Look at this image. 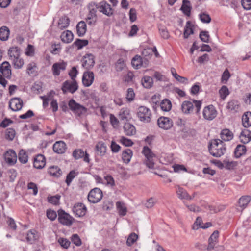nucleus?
I'll return each mask as SVG.
<instances>
[{
  "label": "nucleus",
  "instance_id": "1",
  "mask_svg": "<svg viewBox=\"0 0 251 251\" xmlns=\"http://www.w3.org/2000/svg\"><path fill=\"white\" fill-rule=\"evenodd\" d=\"M208 150L213 156L220 157L225 153L226 147L222 140L217 139L212 140L209 142Z\"/></svg>",
  "mask_w": 251,
  "mask_h": 251
},
{
  "label": "nucleus",
  "instance_id": "2",
  "mask_svg": "<svg viewBox=\"0 0 251 251\" xmlns=\"http://www.w3.org/2000/svg\"><path fill=\"white\" fill-rule=\"evenodd\" d=\"M194 104L196 107V113L197 114L200 113L202 102L201 100H192V101L186 100L182 102L181 104V110L183 113L185 114H191L194 110Z\"/></svg>",
  "mask_w": 251,
  "mask_h": 251
},
{
  "label": "nucleus",
  "instance_id": "3",
  "mask_svg": "<svg viewBox=\"0 0 251 251\" xmlns=\"http://www.w3.org/2000/svg\"><path fill=\"white\" fill-rule=\"evenodd\" d=\"M137 115L140 121L145 123H150L152 117L151 110L144 106L138 107L137 110Z\"/></svg>",
  "mask_w": 251,
  "mask_h": 251
},
{
  "label": "nucleus",
  "instance_id": "4",
  "mask_svg": "<svg viewBox=\"0 0 251 251\" xmlns=\"http://www.w3.org/2000/svg\"><path fill=\"white\" fill-rule=\"evenodd\" d=\"M59 222L63 225L70 226L72 225L74 218L62 209L58 210Z\"/></svg>",
  "mask_w": 251,
  "mask_h": 251
},
{
  "label": "nucleus",
  "instance_id": "5",
  "mask_svg": "<svg viewBox=\"0 0 251 251\" xmlns=\"http://www.w3.org/2000/svg\"><path fill=\"white\" fill-rule=\"evenodd\" d=\"M78 88V84L76 80H66L63 84L61 90L63 94L69 92L74 93Z\"/></svg>",
  "mask_w": 251,
  "mask_h": 251
},
{
  "label": "nucleus",
  "instance_id": "6",
  "mask_svg": "<svg viewBox=\"0 0 251 251\" xmlns=\"http://www.w3.org/2000/svg\"><path fill=\"white\" fill-rule=\"evenodd\" d=\"M95 5L96 3L91 2L88 6L89 11L86 19L87 24L90 25H95L97 20V9L94 8Z\"/></svg>",
  "mask_w": 251,
  "mask_h": 251
},
{
  "label": "nucleus",
  "instance_id": "7",
  "mask_svg": "<svg viewBox=\"0 0 251 251\" xmlns=\"http://www.w3.org/2000/svg\"><path fill=\"white\" fill-rule=\"evenodd\" d=\"M70 109L75 114L80 116L87 111V108L77 103L74 99L69 100L68 103Z\"/></svg>",
  "mask_w": 251,
  "mask_h": 251
},
{
  "label": "nucleus",
  "instance_id": "8",
  "mask_svg": "<svg viewBox=\"0 0 251 251\" xmlns=\"http://www.w3.org/2000/svg\"><path fill=\"white\" fill-rule=\"evenodd\" d=\"M103 196L102 191L98 188L91 190L88 195V200L89 202L96 203L99 202Z\"/></svg>",
  "mask_w": 251,
  "mask_h": 251
},
{
  "label": "nucleus",
  "instance_id": "9",
  "mask_svg": "<svg viewBox=\"0 0 251 251\" xmlns=\"http://www.w3.org/2000/svg\"><path fill=\"white\" fill-rule=\"evenodd\" d=\"M217 115V111L212 105L205 106L202 111V116L205 120L211 121Z\"/></svg>",
  "mask_w": 251,
  "mask_h": 251
},
{
  "label": "nucleus",
  "instance_id": "10",
  "mask_svg": "<svg viewBox=\"0 0 251 251\" xmlns=\"http://www.w3.org/2000/svg\"><path fill=\"white\" fill-rule=\"evenodd\" d=\"M95 7L100 12L106 16H111L113 14V9L111 5L105 1H101L99 4L96 3Z\"/></svg>",
  "mask_w": 251,
  "mask_h": 251
},
{
  "label": "nucleus",
  "instance_id": "11",
  "mask_svg": "<svg viewBox=\"0 0 251 251\" xmlns=\"http://www.w3.org/2000/svg\"><path fill=\"white\" fill-rule=\"evenodd\" d=\"M157 124L159 127L165 130L170 129L173 126L172 120L165 117H160L157 120Z\"/></svg>",
  "mask_w": 251,
  "mask_h": 251
},
{
  "label": "nucleus",
  "instance_id": "12",
  "mask_svg": "<svg viewBox=\"0 0 251 251\" xmlns=\"http://www.w3.org/2000/svg\"><path fill=\"white\" fill-rule=\"evenodd\" d=\"M8 54L13 63H23V60L19 59V50L17 47H13L8 50Z\"/></svg>",
  "mask_w": 251,
  "mask_h": 251
},
{
  "label": "nucleus",
  "instance_id": "13",
  "mask_svg": "<svg viewBox=\"0 0 251 251\" xmlns=\"http://www.w3.org/2000/svg\"><path fill=\"white\" fill-rule=\"evenodd\" d=\"M23 105V100L19 98H13L9 102V107L13 111H17L21 110Z\"/></svg>",
  "mask_w": 251,
  "mask_h": 251
},
{
  "label": "nucleus",
  "instance_id": "14",
  "mask_svg": "<svg viewBox=\"0 0 251 251\" xmlns=\"http://www.w3.org/2000/svg\"><path fill=\"white\" fill-rule=\"evenodd\" d=\"M73 211L75 216L80 217L86 214L87 208L83 203H77L73 206Z\"/></svg>",
  "mask_w": 251,
  "mask_h": 251
},
{
  "label": "nucleus",
  "instance_id": "15",
  "mask_svg": "<svg viewBox=\"0 0 251 251\" xmlns=\"http://www.w3.org/2000/svg\"><path fill=\"white\" fill-rule=\"evenodd\" d=\"M73 156L75 159H79L83 158V160L87 163L90 162L89 155L86 151H84L83 150L80 149L75 150L72 153Z\"/></svg>",
  "mask_w": 251,
  "mask_h": 251
},
{
  "label": "nucleus",
  "instance_id": "16",
  "mask_svg": "<svg viewBox=\"0 0 251 251\" xmlns=\"http://www.w3.org/2000/svg\"><path fill=\"white\" fill-rule=\"evenodd\" d=\"M219 237V232L217 230H215L211 234L208 239V245L207 248L208 251H210L212 249H214L215 245L218 243V238Z\"/></svg>",
  "mask_w": 251,
  "mask_h": 251
},
{
  "label": "nucleus",
  "instance_id": "17",
  "mask_svg": "<svg viewBox=\"0 0 251 251\" xmlns=\"http://www.w3.org/2000/svg\"><path fill=\"white\" fill-rule=\"evenodd\" d=\"M46 164V159L44 155H37L35 158L33 162V166L38 169L44 168Z\"/></svg>",
  "mask_w": 251,
  "mask_h": 251
},
{
  "label": "nucleus",
  "instance_id": "18",
  "mask_svg": "<svg viewBox=\"0 0 251 251\" xmlns=\"http://www.w3.org/2000/svg\"><path fill=\"white\" fill-rule=\"evenodd\" d=\"M6 162L9 165H14L17 161V155L13 150L7 151L4 155Z\"/></svg>",
  "mask_w": 251,
  "mask_h": 251
},
{
  "label": "nucleus",
  "instance_id": "19",
  "mask_svg": "<svg viewBox=\"0 0 251 251\" xmlns=\"http://www.w3.org/2000/svg\"><path fill=\"white\" fill-rule=\"evenodd\" d=\"M94 78L93 72H85L82 77V83L84 86L88 87L90 86Z\"/></svg>",
  "mask_w": 251,
  "mask_h": 251
},
{
  "label": "nucleus",
  "instance_id": "20",
  "mask_svg": "<svg viewBox=\"0 0 251 251\" xmlns=\"http://www.w3.org/2000/svg\"><path fill=\"white\" fill-rule=\"evenodd\" d=\"M53 150L58 154L63 153L66 150V145L63 141H57L54 144Z\"/></svg>",
  "mask_w": 251,
  "mask_h": 251
},
{
  "label": "nucleus",
  "instance_id": "21",
  "mask_svg": "<svg viewBox=\"0 0 251 251\" xmlns=\"http://www.w3.org/2000/svg\"><path fill=\"white\" fill-rule=\"evenodd\" d=\"M0 72L4 77L10 78L11 75V66L10 64H1Z\"/></svg>",
  "mask_w": 251,
  "mask_h": 251
},
{
  "label": "nucleus",
  "instance_id": "22",
  "mask_svg": "<svg viewBox=\"0 0 251 251\" xmlns=\"http://www.w3.org/2000/svg\"><path fill=\"white\" fill-rule=\"evenodd\" d=\"M240 141L244 144L249 143L251 140V131L247 129L242 131L239 136Z\"/></svg>",
  "mask_w": 251,
  "mask_h": 251
},
{
  "label": "nucleus",
  "instance_id": "23",
  "mask_svg": "<svg viewBox=\"0 0 251 251\" xmlns=\"http://www.w3.org/2000/svg\"><path fill=\"white\" fill-rule=\"evenodd\" d=\"M220 137L222 141H229L233 139V134L228 129H224L221 132Z\"/></svg>",
  "mask_w": 251,
  "mask_h": 251
},
{
  "label": "nucleus",
  "instance_id": "24",
  "mask_svg": "<svg viewBox=\"0 0 251 251\" xmlns=\"http://www.w3.org/2000/svg\"><path fill=\"white\" fill-rule=\"evenodd\" d=\"M123 128L125 134L127 136L133 135L136 132L135 126L129 123H125Z\"/></svg>",
  "mask_w": 251,
  "mask_h": 251
},
{
  "label": "nucleus",
  "instance_id": "25",
  "mask_svg": "<svg viewBox=\"0 0 251 251\" xmlns=\"http://www.w3.org/2000/svg\"><path fill=\"white\" fill-rule=\"evenodd\" d=\"M77 33L78 36L82 37L85 34L87 30V26L83 21L79 22L76 25Z\"/></svg>",
  "mask_w": 251,
  "mask_h": 251
},
{
  "label": "nucleus",
  "instance_id": "26",
  "mask_svg": "<svg viewBox=\"0 0 251 251\" xmlns=\"http://www.w3.org/2000/svg\"><path fill=\"white\" fill-rule=\"evenodd\" d=\"M73 37V34L70 30H66L63 32L60 36L62 42L66 43H69L72 42Z\"/></svg>",
  "mask_w": 251,
  "mask_h": 251
},
{
  "label": "nucleus",
  "instance_id": "27",
  "mask_svg": "<svg viewBox=\"0 0 251 251\" xmlns=\"http://www.w3.org/2000/svg\"><path fill=\"white\" fill-rule=\"evenodd\" d=\"M243 126L246 127H249L251 126V112H246L244 113L242 117Z\"/></svg>",
  "mask_w": 251,
  "mask_h": 251
},
{
  "label": "nucleus",
  "instance_id": "28",
  "mask_svg": "<svg viewBox=\"0 0 251 251\" xmlns=\"http://www.w3.org/2000/svg\"><path fill=\"white\" fill-rule=\"evenodd\" d=\"M133 155V152L131 150L129 149H126L124 150L122 154V157L123 161L125 163H128Z\"/></svg>",
  "mask_w": 251,
  "mask_h": 251
},
{
  "label": "nucleus",
  "instance_id": "29",
  "mask_svg": "<svg viewBox=\"0 0 251 251\" xmlns=\"http://www.w3.org/2000/svg\"><path fill=\"white\" fill-rule=\"evenodd\" d=\"M191 9L192 7L190 5V1L188 0H183L182 4L180 8L183 13L187 16H189L191 14Z\"/></svg>",
  "mask_w": 251,
  "mask_h": 251
},
{
  "label": "nucleus",
  "instance_id": "30",
  "mask_svg": "<svg viewBox=\"0 0 251 251\" xmlns=\"http://www.w3.org/2000/svg\"><path fill=\"white\" fill-rule=\"evenodd\" d=\"M176 193L178 197L180 199H186L189 200L192 199V198L189 195L186 191L180 187H178L176 190Z\"/></svg>",
  "mask_w": 251,
  "mask_h": 251
},
{
  "label": "nucleus",
  "instance_id": "31",
  "mask_svg": "<svg viewBox=\"0 0 251 251\" xmlns=\"http://www.w3.org/2000/svg\"><path fill=\"white\" fill-rule=\"evenodd\" d=\"M10 30L8 27L2 26L0 28V40L6 41L9 38Z\"/></svg>",
  "mask_w": 251,
  "mask_h": 251
},
{
  "label": "nucleus",
  "instance_id": "32",
  "mask_svg": "<svg viewBox=\"0 0 251 251\" xmlns=\"http://www.w3.org/2000/svg\"><path fill=\"white\" fill-rule=\"evenodd\" d=\"M69 19L67 16H62L58 20V27L63 30L67 28L69 25Z\"/></svg>",
  "mask_w": 251,
  "mask_h": 251
},
{
  "label": "nucleus",
  "instance_id": "33",
  "mask_svg": "<svg viewBox=\"0 0 251 251\" xmlns=\"http://www.w3.org/2000/svg\"><path fill=\"white\" fill-rule=\"evenodd\" d=\"M48 173L52 176L58 177L61 176L62 171L58 166H52L49 168Z\"/></svg>",
  "mask_w": 251,
  "mask_h": 251
},
{
  "label": "nucleus",
  "instance_id": "34",
  "mask_svg": "<svg viewBox=\"0 0 251 251\" xmlns=\"http://www.w3.org/2000/svg\"><path fill=\"white\" fill-rule=\"evenodd\" d=\"M251 200V198L250 196H243L241 197L238 201L239 206L241 207L242 209H244L247 206Z\"/></svg>",
  "mask_w": 251,
  "mask_h": 251
},
{
  "label": "nucleus",
  "instance_id": "35",
  "mask_svg": "<svg viewBox=\"0 0 251 251\" xmlns=\"http://www.w3.org/2000/svg\"><path fill=\"white\" fill-rule=\"evenodd\" d=\"M119 116L122 120H128L130 118V110L127 108H122L120 111Z\"/></svg>",
  "mask_w": 251,
  "mask_h": 251
},
{
  "label": "nucleus",
  "instance_id": "36",
  "mask_svg": "<svg viewBox=\"0 0 251 251\" xmlns=\"http://www.w3.org/2000/svg\"><path fill=\"white\" fill-rule=\"evenodd\" d=\"M38 236L37 232L35 230H30L27 233L26 240L30 243H33L35 240H37Z\"/></svg>",
  "mask_w": 251,
  "mask_h": 251
},
{
  "label": "nucleus",
  "instance_id": "37",
  "mask_svg": "<svg viewBox=\"0 0 251 251\" xmlns=\"http://www.w3.org/2000/svg\"><path fill=\"white\" fill-rule=\"evenodd\" d=\"M246 151V148L244 145H238L235 149L234 155L236 158H239L244 154Z\"/></svg>",
  "mask_w": 251,
  "mask_h": 251
},
{
  "label": "nucleus",
  "instance_id": "38",
  "mask_svg": "<svg viewBox=\"0 0 251 251\" xmlns=\"http://www.w3.org/2000/svg\"><path fill=\"white\" fill-rule=\"evenodd\" d=\"M116 207L120 215L125 216L127 213V208L123 202L118 201L116 202Z\"/></svg>",
  "mask_w": 251,
  "mask_h": 251
},
{
  "label": "nucleus",
  "instance_id": "39",
  "mask_svg": "<svg viewBox=\"0 0 251 251\" xmlns=\"http://www.w3.org/2000/svg\"><path fill=\"white\" fill-rule=\"evenodd\" d=\"M142 84L146 88H150L152 86L153 80L149 76H145L142 79Z\"/></svg>",
  "mask_w": 251,
  "mask_h": 251
},
{
  "label": "nucleus",
  "instance_id": "40",
  "mask_svg": "<svg viewBox=\"0 0 251 251\" xmlns=\"http://www.w3.org/2000/svg\"><path fill=\"white\" fill-rule=\"evenodd\" d=\"M191 22L187 21L184 28L183 37L185 39L188 38L189 36L194 34V30L191 26Z\"/></svg>",
  "mask_w": 251,
  "mask_h": 251
},
{
  "label": "nucleus",
  "instance_id": "41",
  "mask_svg": "<svg viewBox=\"0 0 251 251\" xmlns=\"http://www.w3.org/2000/svg\"><path fill=\"white\" fill-rule=\"evenodd\" d=\"M96 148L97 150L98 154L103 156L104 155L106 151V147L104 143L102 142H99L96 146Z\"/></svg>",
  "mask_w": 251,
  "mask_h": 251
},
{
  "label": "nucleus",
  "instance_id": "42",
  "mask_svg": "<svg viewBox=\"0 0 251 251\" xmlns=\"http://www.w3.org/2000/svg\"><path fill=\"white\" fill-rule=\"evenodd\" d=\"M172 104L171 101L167 99L164 100L160 103V108L163 111H169L171 110Z\"/></svg>",
  "mask_w": 251,
  "mask_h": 251
},
{
  "label": "nucleus",
  "instance_id": "43",
  "mask_svg": "<svg viewBox=\"0 0 251 251\" xmlns=\"http://www.w3.org/2000/svg\"><path fill=\"white\" fill-rule=\"evenodd\" d=\"M65 64H53L52 66L53 74L54 75H58L60 74V70L65 69Z\"/></svg>",
  "mask_w": 251,
  "mask_h": 251
},
{
  "label": "nucleus",
  "instance_id": "44",
  "mask_svg": "<svg viewBox=\"0 0 251 251\" xmlns=\"http://www.w3.org/2000/svg\"><path fill=\"white\" fill-rule=\"evenodd\" d=\"M239 107V102L235 100H232L228 102L227 108L231 111H237Z\"/></svg>",
  "mask_w": 251,
  "mask_h": 251
},
{
  "label": "nucleus",
  "instance_id": "45",
  "mask_svg": "<svg viewBox=\"0 0 251 251\" xmlns=\"http://www.w3.org/2000/svg\"><path fill=\"white\" fill-rule=\"evenodd\" d=\"M18 159L19 161L22 163L25 164L27 162L28 156L25 151L22 150L19 151Z\"/></svg>",
  "mask_w": 251,
  "mask_h": 251
},
{
  "label": "nucleus",
  "instance_id": "46",
  "mask_svg": "<svg viewBox=\"0 0 251 251\" xmlns=\"http://www.w3.org/2000/svg\"><path fill=\"white\" fill-rule=\"evenodd\" d=\"M219 93L221 98L224 100L229 94V91L227 86L224 85L219 90Z\"/></svg>",
  "mask_w": 251,
  "mask_h": 251
},
{
  "label": "nucleus",
  "instance_id": "47",
  "mask_svg": "<svg viewBox=\"0 0 251 251\" xmlns=\"http://www.w3.org/2000/svg\"><path fill=\"white\" fill-rule=\"evenodd\" d=\"M171 73H172V75H173V76L178 81H179V82H180L181 83H185V82L186 81H187V79L185 77H182V76H181L179 75L176 73L175 69L173 68H171Z\"/></svg>",
  "mask_w": 251,
  "mask_h": 251
},
{
  "label": "nucleus",
  "instance_id": "48",
  "mask_svg": "<svg viewBox=\"0 0 251 251\" xmlns=\"http://www.w3.org/2000/svg\"><path fill=\"white\" fill-rule=\"evenodd\" d=\"M88 44V41L87 40H82L80 39H77L75 42L73 43V45H75L77 47L78 49H80L83 47L86 46Z\"/></svg>",
  "mask_w": 251,
  "mask_h": 251
},
{
  "label": "nucleus",
  "instance_id": "49",
  "mask_svg": "<svg viewBox=\"0 0 251 251\" xmlns=\"http://www.w3.org/2000/svg\"><path fill=\"white\" fill-rule=\"evenodd\" d=\"M138 236L135 233H131L128 236L127 241L126 244L128 246H131L133 245L138 239Z\"/></svg>",
  "mask_w": 251,
  "mask_h": 251
},
{
  "label": "nucleus",
  "instance_id": "50",
  "mask_svg": "<svg viewBox=\"0 0 251 251\" xmlns=\"http://www.w3.org/2000/svg\"><path fill=\"white\" fill-rule=\"evenodd\" d=\"M220 164L222 166H224L225 168L227 169H233V167L236 166L237 163L234 161H229L227 160H224L223 163L220 162Z\"/></svg>",
  "mask_w": 251,
  "mask_h": 251
},
{
  "label": "nucleus",
  "instance_id": "51",
  "mask_svg": "<svg viewBox=\"0 0 251 251\" xmlns=\"http://www.w3.org/2000/svg\"><path fill=\"white\" fill-rule=\"evenodd\" d=\"M15 136V131L13 128H8L5 132V138L9 141L13 140Z\"/></svg>",
  "mask_w": 251,
  "mask_h": 251
},
{
  "label": "nucleus",
  "instance_id": "52",
  "mask_svg": "<svg viewBox=\"0 0 251 251\" xmlns=\"http://www.w3.org/2000/svg\"><path fill=\"white\" fill-rule=\"evenodd\" d=\"M199 37L201 41L205 43L209 42L210 36L208 34V32L206 31H201L199 34Z\"/></svg>",
  "mask_w": 251,
  "mask_h": 251
},
{
  "label": "nucleus",
  "instance_id": "53",
  "mask_svg": "<svg viewBox=\"0 0 251 251\" xmlns=\"http://www.w3.org/2000/svg\"><path fill=\"white\" fill-rule=\"evenodd\" d=\"M27 72L30 75H36L37 72V67L35 64H33V65H32V64H29L27 68Z\"/></svg>",
  "mask_w": 251,
  "mask_h": 251
},
{
  "label": "nucleus",
  "instance_id": "54",
  "mask_svg": "<svg viewBox=\"0 0 251 251\" xmlns=\"http://www.w3.org/2000/svg\"><path fill=\"white\" fill-rule=\"evenodd\" d=\"M200 19L202 23H209L211 22V19L209 15L206 13H201L199 15Z\"/></svg>",
  "mask_w": 251,
  "mask_h": 251
},
{
  "label": "nucleus",
  "instance_id": "55",
  "mask_svg": "<svg viewBox=\"0 0 251 251\" xmlns=\"http://www.w3.org/2000/svg\"><path fill=\"white\" fill-rule=\"evenodd\" d=\"M159 30L160 31V35L162 38L165 39H167L169 38V33L165 27L159 26Z\"/></svg>",
  "mask_w": 251,
  "mask_h": 251
},
{
  "label": "nucleus",
  "instance_id": "56",
  "mask_svg": "<svg viewBox=\"0 0 251 251\" xmlns=\"http://www.w3.org/2000/svg\"><path fill=\"white\" fill-rule=\"evenodd\" d=\"M75 176V171L72 170L66 176V183L67 186H69L72 180Z\"/></svg>",
  "mask_w": 251,
  "mask_h": 251
},
{
  "label": "nucleus",
  "instance_id": "57",
  "mask_svg": "<svg viewBox=\"0 0 251 251\" xmlns=\"http://www.w3.org/2000/svg\"><path fill=\"white\" fill-rule=\"evenodd\" d=\"M120 142L123 145L126 147H130L134 144L131 140L126 138L124 136L121 137Z\"/></svg>",
  "mask_w": 251,
  "mask_h": 251
},
{
  "label": "nucleus",
  "instance_id": "58",
  "mask_svg": "<svg viewBox=\"0 0 251 251\" xmlns=\"http://www.w3.org/2000/svg\"><path fill=\"white\" fill-rule=\"evenodd\" d=\"M155 157L154 156H151V157H148L146 158V159L145 160V163L146 164V166L149 167V168L152 169L154 168V160H153V157Z\"/></svg>",
  "mask_w": 251,
  "mask_h": 251
},
{
  "label": "nucleus",
  "instance_id": "59",
  "mask_svg": "<svg viewBox=\"0 0 251 251\" xmlns=\"http://www.w3.org/2000/svg\"><path fill=\"white\" fill-rule=\"evenodd\" d=\"M58 242L64 249H67L70 245V242L66 238H60L58 239Z\"/></svg>",
  "mask_w": 251,
  "mask_h": 251
},
{
  "label": "nucleus",
  "instance_id": "60",
  "mask_svg": "<svg viewBox=\"0 0 251 251\" xmlns=\"http://www.w3.org/2000/svg\"><path fill=\"white\" fill-rule=\"evenodd\" d=\"M230 77L228 70L226 69L223 73L221 78V81L223 83H226Z\"/></svg>",
  "mask_w": 251,
  "mask_h": 251
},
{
  "label": "nucleus",
  "instance_id": "61",
  "mask_svg": "<svg viewBox=\"0 0 251 251\" xmlns=\"http://www.w3.org/2000/svg\"><path fill=\"white\" fill-rule=\"evenodd\" d=\"M83 63H95L94 56L92 54H86L83 57Z\"/></svg>",
  "mask_w": 251,
  "mask_h": 251
},
{
  "label": "nucleus",
  "instance_id": "62",
  "mask_svg": "<svg viewBox=\"0 0 251 251\" xmlns=\"http://www.w3.org/2000/svg\"><path fill=\"white\" fill-rule=\"evenodd\" d=\"M46 214L47 217L52 221L55 220L57 217L56 212L54 210H47Z\"/></svg>",
  "mask_w": 251,
  "mask_h": 251
},
{
  "label": "nucleus",
  "instance_id": "63",
  "mask_svg": "<svg viewBox=\"0 0 251 251\" xmlns=\"http://www.w3.org/2000/svg\"><path fill=\"white\" fill-rule=\"evenodd\" d=\"M129 15L130 22H135L137 19V13L136 9L133 8H131L129 11Z\"/></svg>",
  "mask_w": 251,
  "mask_h": 251
},
{
  "label": "nucleus",
  "instance_id": "64",
  "mask_svg": "<svg viewBox=\"0 0 251 251\" xmlns=\"http://www.w3.org/2000/svg\"><path fill=\"white\" fill-rule=\"evenodd\" d=\"M60 198V196L58 195L50 197L48 198V201L50 203H52L54 205H57L59 204Z\"/></svg>",
  "mask_w": 251,
  "mask_h": 251
}]
</instances>
